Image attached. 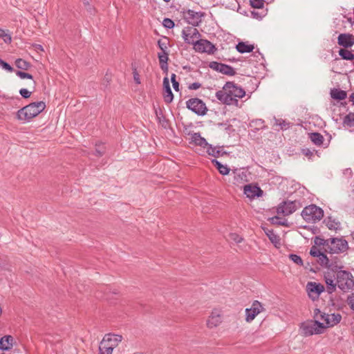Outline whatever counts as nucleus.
Here are the masks:
<instances>
[{
  "label": "nucleus",
  "instance_id": "nucleus-44",
  "mask_svg": "<svg viewBox=\"0 0 354 354\" xmlns=\"http://www.w3.org/2000/svg\"><path fill=\"white\" fill-rule=\"evenodd\" d=\"M0 67H1L3 69H5L9 72L12 71V68L11 67V66L10 64H8V63L5 62L1 59H0Z\"/></svg>",
  "mask_w": 354,
  "mask_h": 354
},
{
  "label": "nucleus",
  "instance_id": "nucleus-3",
  "mask_svg": "<svg viewBox=\"0 0 354 354\" xmlns=\"http://www.w3.org/2000/svg\"><path fill=\"white\" fill-rule=\"evenodd\" d=\"M319 244L323 245L326 252L338 254L346 251L348 248L347 241L342 238H330L321 239Z\"/></svg>",
  "mask_w": 354,
  "mask_h": 354
},
{
  "label": "nucleus",
  "instance_id": "nucleus-14",
  "mask_svg": "<svg viewBox=\"0 0 354 354\" xmlns=\"http://www.w3.org/2000/svg\"><path fill=\"white\" fill-rule=\"evenodd\" d=\"M203 14L201 12H196L192 10H188L183 12L184 19L192 26H198L201 21Z\"/></svg>",
  "mask_w": 354,
  "mask_h": 354
},
{
  "label": "nucleus",
  "instance_id": "nucleus-39",
  "mask_svg": "<svg viewBox=\"0 0 354 354\" xmlns=\"http://www.w3.org/2000/svg\"><path fill=\"white\" fill-rule=\"evenodd\" d=\"M250 5L254 8H261L263 7V0H250Z\"/></svg>",
  "mask_w": 354,
  "mask_h": 354
},
{
  "label": "nucleus",
  "instance_id": "nucleus-42",
  "mask_svg": "<svg viewBox=\"0 0 354 354\" xmlns=\"http://www.w3.org/2000/svg\"><path fill=\"white\" fill-rule=\"evenodd\" d=\"M162 24L167 28H172L174 26V22L169 18L164 19Z\"/></svg>",
  "mask_w": 354,
  "mask_h": 354
},
{
  "label": "nucleus",
  "instance_id": "nucleus-23",
  "mask_svg": "<svg viewBox=\"0 0 354 354\" xmlns=\"http://www.w3.org/2000/svg\"><path fill=\"white\" fill-rule=\"evenodd\" d=\"M163 86H164V100L165 102L170 103L173 100V93L171 92L169 82L167 77H165L163 80Z\"/></svg>",
  "mask_w": 354,
  "mask_h": 354
},
{
  "label": "nucleus",
  "instance_id": "nucleus-13",
  "mask_svg": "<svg viewBox=\"0 0 354 354\" xmlns=\"http://www.w3.org/2000/svg\"><path fill=\"white\" fill-rule=\"evenodd\" d=\"M194 48L197 52L208 54L214 53L215 50L214 46L210 41L201 39L194 45Z\"/></svg>",
  "mask_w": 354,
  "mask_h": 354
},
{
  "label": "nucleus",
  "instance_id": "nucleus-5",
  "mask_svg": "<svg viewBox=\"0 0 354 354\" xmlns=\"http://www.w3.org/2000/svg\"><path fill=\"white\" fill-rule=\"evenodd\" d=\"M337 283L338 288L344 292L354 290V278L348 271L339 270L337 272Z\"/></svg>",
  "mask_w": 354,
  "mask_h": 354
},
{
  "label": "nucleus",
  "instance_id": "nucleus-1",
  "mask_svg": "<svg viewBox=\"0 0 354 354\" xmlns=\"http://www.w3.org/2000/svg\"><path fill=\"white\" fill-rule=\"evenodd\" d=\"M245 91L233 82H228L216 93V98L223 104L239 106V99L245 96Z\"/></svg>",
  "mask_w": 354,
  "mask_h": 354
},
{
  "label": "nucleus",
  "instance_id": "nucleus-24",
  "mask_svg": "<svg viewBox=\"0 0 354 354\" xmlns=\"http://www.w3.org/2000/svg\"><path fill=\"white\" fill-rule=\"evenodd\" d=\"M13 344V337L11 335H6L0 339V349L8 351L10 349Z\"/></svg>",
  "mask_w": 354,
  "mask_h": 354
},
{
  "label": "nucleus",
  "instance_id": "nucleus-27",
  "mask_svg": "<svg viewBox=\"0 0 354 354\" xmlns=\"http://www.w3.org/2000/svg\"><path fill=\"white\" fill-rule=\"evenodd\" d=\"M325 282L327 290L329 293L333 292L335 290L336 286H337V281H335V280L330 276H325Z\"/></svg>",
  "mask_w": 354,
  "mask_h": 354
},
{
  "label": "nucleus",
  "instance_id": "nucleus-56",
  "mask_svg": "<svg viewBox=\"0 0 354 354\" xmlns=\"http://www.w3.org/2000/svg\"><path fill=\"white\" fill-rule=\"evenodd\" d=\"M163 1H165V2H169V1H170V0H163Z\"/></svg>",
  "mask_w": 354,
  "mask_h": 354
},
{
  "label": "nucleus",
  "instance_id": "nucleus-46",
  "mask_svg": "<svg viewBox=\"0 0 354 354\" xmlns=\"http://www.w3.org/2000/svg\"><path fill=\"white\" fill-rule=\"evenodd\" d=\"M20 95L25 99L30 97L31 92L28 91L26 88H21L19 90Z\"/></svg>",
  "mask_w": 354,
  "mask_h": 354
},
{
  "label": "nucleus",
  "instance_id": "nucleus-34",
  "mask_svg": "<svg viewBox=\"0 0 354 354\" xmlns=\"http://www.w3.org/2000/svg\"><path fill=\"white\" fill-rule=\"evenodd\" d=\"M158 46L161 50V52H167L169 40L167 37H164L158 41Z\"/></svg>",
  "mask_w": 354,
  "mask_h": 354
},
{
  "label": "nucleus",
  "instance_id": "nucleus-19",
  "mask_svg": "<svg viewBox=\"0 0 354 354\" xmlns=\"http://www.w3.org/2000/svg\"><path fill=\"white\" fill-rule=\"evenodd\" d=\"M190 136V143L194 144L196 146L201 147V150L203 153L205 152V149L207 146L208 142L203 138L199 133H189Z\"/></svg>",
  "mask_w": 354,
  "mask_h": 354
},
{
  "label": "nucleus",
  "instance_id": "nucleus-36",
  "mask_svg": "<svg viewBox=\"0 0 354 354\" xmlns=\"http://www.w3.org/2000/svg\"><path fill=\"white\" fill-rule=\"evenodd\" d=\"M16 66L22 70H27L30 67V64L22 59H18L15 62Z\"/></svg>",
  "mask_w": 354,
  "mask_h": 354
},
{
  "label": "nucleus",
  "instance_id": "nucleus-8",
  "mask_svg": "<svg viewBox=\"0 0 354 354\" xmlns=\"http://www.w3.org/2000/svg\"><path fill=\"white\" fill-rule=\"evenodd\" d=\"M187 107L198 115L205 114L207 108L205 104L198 98H192L187 101Z\"/></svg>",
  "mask_w": 354,
  "mask_h": 354
},
{
  "label": "nucleus",
  "instance_id": "nucleus-25",
  "mask_svg": "<svg viewBox=\"0 0 354 354\" xmlns=\"http://www.w3.org/2000/svg\"><path fill=\"white\" fill-rule=\"evenodd\" d=\"M236 48L239 53H245L252 52L254 50V47L252 44H248L245 42L241 41L236 45Z\"/></svg>",
  "mask_w": 354,
  "mask_h": 354
},
{
  "label": "nucleus",
  "instance_id": "nucleus-55",
  "mask_svg": "<svg viewBox=\"0 0 354 354\" xmlns=\"http://www.w3.org/2000/svg\"><path fill=\"white\" fill-rule=\"evenodd\" d=\"M350 98H351V101H353L354 103V93L351 94V95L350 96Z\"/></svg>",
  "mask_w": 354,
  "mask_h": 354
},
{
  "label": "nucleus",
  "instance_id": "nucleus-31",
  "mask_svg": "<svg viewBox=\"0 0 354 354\" xmlns=\"http://www.w3.org/2000/svg\"><path fill=\"white\" fill-rule=\"evenodd\" d=\"M343 123L344 126L354 127V113L347 114L344 118Z\"/></svg>",
  "mask_w": 354,
  "mask_h": 354
},
{
  "label": "nucleus",
  "instance_id": "nucleus-9",
  "mask_svg": "<svg viewBox=\"0 0 354 354\" xmlns=\"http://www.w3.org/2000/svg\"><path fill=\"white\" fill-rule=\"evenodd\" d=\"M324 290V286L319 283L310 281L306 285L308 295L313 301L317 299Z\"/></svg>",
  "mask_w": 354,
  "mask_h": 354
},
{
  "label": "nucleus",
  "instance_id": "nucleus-22",
  "mask_svg": "<svg viewBox=\"0 0 354 354\" xmlns=\"http://www.w3.org/2000/svg\"><path fill=\"white\" fill-rule=\"evenodd\" d=\"M205 152L208 155L214 158H218L223 156L225 152L223 151V147H213L210 144H207V146L205 149Z\"/></svg>",
  "mask_w": 354,
  "mask_h": 354
},
{
  "label": "nucleus",
  "instance_id": "nucleus-54",
  "mask_svg": "<svg viewBox=\"0 0 354 354\" xmlns=\"http://www.w3.org/2000/svg\"><path fill=\"white\" fill-rule=\"evenodd\" d=\"M134 80L136 81V82L137 84H140V79H139V75L137 73H134Z\"/></svg>",
  "mask_w": 354,
  "mask_h": 354
},
{
  "label": "nucleus",
  "instance_id": "nucleus-7",
  "mask_svg": "<svg viewBox=\"0 0 354 354\" xmlns=\"http://www.w3.org/2000/svg\"><path fill=\"white\" fill-rule=\"evenodd\" d=\"M314 317L323 321L326 328L334 326L342 319V316L339 313L326 314L317 308L314 310Z\"/></svg>",
  "mask_w": 354,
  "mask_h": 354
},
{
  "label": "nucleus",
  "instance_id": "nucleus-11",
  "mask_svg": "<svg viewBox=\"0 0 354 354\" xmlns=\"http://www.w3.org/2000/svg\"><path fill=\"white\" fill-rule=\"evenodd\" d=\"M264 310L263 305L259 301H254L250 308L245 310V320L251 322L257 315Z\"/></svg>",
  "mask_w": 354,
  "mask_h": 354
},
{
  "label": "nucleus",
  "instance_id": "nucleus-15",
  "mask_svg": "<svg viewBox=\"0 0 354 354\" xmlns=\"http://www.w3.org/2000/svg\"><path fill=\"white\" fill-rule=\"evenodd\" d=\"M209 66L212 69L216 71H218L224 75H234L236 73L234 68H232V66H228L227 64L218 63L217 62H210Z\"/></svg>",
  "mask_w": 354,
  "mask_h": 354
},
{
  "label": "nucleus",
  "instance_id": "nucleus-49",
  "mask_svg": "<svg viewBox=\"0 0 354 354\" xmlns=\"http://www.w3.org/2000/svg\"><path fill=\"white\" fill-rule=\"evenodd\" d=\"M322 253V252H321L318 249H317L316 248H314V247L310 250V254L313 257H319Z\"/></svg>",
  "mask_w": 354,
  "mask_h": 354
},
{
  "label": "nucleus",
  "instance_id": "nucleus-53",
  "mask_svg": "<svg viewBox=\"0 0 354 354\" xmlns=\"http://www.w3.org/2000/svg\"><path fill=\"white\" fill-rule=\"evenodd\" d=\"M212 162L216 166L217 169H219V168L222 166V164L216 159L212 160Z\"/></svg>",
  "mask_w": 354,
  "mask_h": 354
},
{
  "label": "nucleus",
  "instance_id": "nucleus-33",
  "mask_svg": "<svg viewBox=\"0 0 354 354\" xmlns=\"http://www.w3.org/2000/svg\"><path fill=\"white\" fill-rule=\"evenodd\" d=\"M310 138L311 141L317 145H320L323 143L324 137L319 133H311Z\"/></svg>",
  "mask_w": 354,
  "mask_h": 354
},
{
  "label": "nucleus",
  "instance_id": "nucleus-51",
  "mask_svg": "<svg viewBox=\"0 0 354 354\" xmlns=\"http://www.w3.org/2000/svg\"><path fill=\"white\" fill-rule=\"evenodd\" d=\"M348 304L351 308L354 310V293L348 297Z\"/></svg>",
  "mask_w": 354,
  "mask_h": 354
},
{
  "label": "nucleus",
  "instance_id": "nucleus-17",
  "mask_svg": "<svg viewBox=\"0 0 354 354\" xmlns=\"http://www.w3.org/2000/svg\"><path fill=\"white\" fill-rule=\"evenodd\" d=\"M243 192L246 196L250 199L259 197L263 194V191L259 187L252 184L245 185Z\"/></svg>",
  "mask_w": 354,
  "mask_h": 354
},
{
  "label": "nucleus",
  "instance_id": "nucleus-32",
  "mask_svg": "<svg viewBox=\"0 0 354 354\" xmlns=\"http://www.w3.org/2000/svg\"><path fill=\"white\" fill-rule=\"evenodd\" d=\"M339 55L342 57V59L346 60H353L354 59V55L353 53L347 49H340L339 51Z\"/></svg>",
  "mask_w": 354,
  "mask_h": 354
},
{
  "label": "nucleus",
  "instance_id": "nucleus-18",
  "mask_svg": "<svg viewBox=\"0 0 354 354\" xmlns=\"http://www.w3.org/2000/svg\"><path fill=\"white\" fill-rule=\"evenodd\" d=\"M122 336L117 334L109 333L104 335L102 341H106L105 344H109L113 349L116 348L122 340Z\"/></svg>",
  "mask_w": 354,
  "mask_h": 354
},
{
  "label": "nucleus",
  "instance_id": "nucleus-26",
  "mask_svg": "<svg viewBox=\"0 0 354 354\" xmlns=\"http://www.w3.org/2000/svg\"><path fill=\"white\" fill-rule=\"evenodd\" d=\"M330 95L335 100H342L346 97V93L342 90L333 88L330 91Z\"/></svg>",
  "mask_w": 354,
  "mask_h": 354
},
{
  "label": "nucleus",
  "instance_id": "nucleus-10",
  "mask_svg": "<svg viewBox=\"0 0 354 354\" xmlns=\"http://www.w3.org/2000/svg\"><path fill=\"white\" fill-rule=\"evenodd\" d=\"M183 37L185 41L193 46L201 37V34L196 28L188 27L183 30Z\"/></svg>",
  "mask_w": 354,
  "mask_h": 354
},
{
  "label": "nucleus",
  "instance_id": "nucleus-29",
  "mask_svg": "<svg viewBox=\"0 0 354 354\" xmlns=\"http://www.w3.org/2000/svg\"><path fill=\"white\" fill-rule=\"evenodd\" d=\"M266 234L268 236L270 241L274 243L275 246L280 245V238L274 232L273 230H268L266 231Z\"/></svg>",
  "mask_w": 354,
  "mask_h": 354
},
{
  "label": "nucleus",
  "instance_id": "nucleus-21",
  "mask_svg": "<svg viewBox=\"0 0 354 354\" xmlns=\"http://www.w3.org/2000/svg\"><path fill=\"white\" fill-rule=\"evenodd\" d=\"M324 223L326 224V227L330 230L337 231L338 230H340L341 228V223L339 222V221L332 216L326 218L324 221Z\"/></svg>",
  "mask_w": 354,
  "mask_h": 354
},
{
  "label": "nucleus",
  "instance_id": "nucleus-28",
  "mask_svg": "<svg viewBox=\"0 0 354 354\" xmlns=\"http://www.w3.org/2000/svg\"><path fill=\"white\" fill-rule=\"evenodd\" d=\"M160 67L162 69L167 68V62L169 59L168 52H160L158 54Z\"/></svg>",
  "mask_w": 354,
  "mask_h": 354
},
{
  "label": "nucleus",
  "instance_id": "nucleus-40",
  "mask_svg": "<svg viewBox=\"0 0 354 354\" xmlns=\"http://www.w3.org/2000/svg\"><path fill=\"white\" fill-rule=\"evenodd\" d=\"M95 155L97 156H102L105 152V147L102 144H96Z\"/></svg>",
  "mask_w": 354,
  "mask_h": 354
},
{
  "label": "nucleus",
  "instance_id": "nucleus-2",
  "mask_svg": "<svg viewBox=\"0 0 354 354\" xmlns=\"http://www.w3.org/2000/svg\"><path fill=\"white\" fill-rule=\"evenodd\" d=\"M45 108L46 104L42 101L30 103L17 112V118L20 121L29 122L42 112Z\"/></svg>",
  "mask_w": 354,
  "mask_h": 354
},
{
  "label": "nucleus",
  "instance_id": "nucleus-52",
  "mask_svg": "<svg viewBox=\"0 0 354 354\" xmlns=\"http://www.w3.org/2000/svg\"><path fill=\"white\" fill-rule=\"evenodd\" d=\"M201 86V84L198 82H194L189 86V88L192 90L198 89Z\"/></svg>",
  "mask_w": 354,
  "mask_h": 354
},
{
  "label": "nucleus",
  "instance_id": "nucleus-48",
  "mask_svg": "<svg viewBox=\"0 0 354 354\" xmlns=\"http://www.w3.org/2000/svg\"><path fill=\"white\" fill-rule=\"evenodd\" d=\"M270 221L272 223L285 225V221H281V218L278 216L272 217Z\"/></svg>",
  "mask_w": 354,
  "mask_h": 354
},
{
  "label": "nucleus",
  "instance_id": "nucleus-43",
  "mask_svg": "<svg viewBox=\"0 0 354 354\" xmlns=\"http://www.w3.org/2000/svg\"><path fill=\"white\" fill-rule=\"evenodd\" d=\"M16 75L21 79H32V75L20 71H17Z\"/></svg>",
  "mask_w": 354,
  "mask_h": 354
},
{
  "label": "nucleus",
  "instance_id": "nucleus-41",
  "mask_svg": "<svg viewBox=\"0 0 354 354\" xmlns=\"http://www.w3.org/2000/svg\"><path fill=\"white\" fill-rule=\"evenodd\" d=\"M230 239L236 243H241L243 241L242 237L236 233H231L230 234Z\"/></svg>",
  "mask_w": 354,
  "mask_h": 354
},
{
  "label": "nucleus",
  "instance_id": "nucleus-37",
  "mask_svg": "<svg viewBox=\"0 0 354 354\" xmlns=\"http://www.w3.org/2000/svg\"><path fill=\"white\" fill-rule=\"evenodd\" d=\"M0 38H1L6 43H10L12 40L8 30L0 29Z\"/></svg>",
  "mask_w": 354,
  "mask_h": 354
},
{
  "label": "nucleus",
  "instance_id": "nucleus-6",
  "mask_svg": "<svg viewBox=\"0 0 354 354\" xmlns=\"http://www.w3.org/2000/svg\"><path fill=\"white\" fill-rule=\"evenodd\" d=\"M301 216L308 223H315L323 218L324 212L322 209L315 205H311L306 207L303 209Z\"/></svg>",
  "mask_w": 354,
  "mask_h": 354
},
{
  "label": "nucleus",
  "instance_id": "nucleus-20",
  "mask_svg": "<svg viewBox=\"0 0 354 354\" xmlns=\"http://www.w3.org/2000/svg\"><path fill=\"white\" fill-rule=\"evenodd\" d=\"M338 44L344 48H350L354 44V36L350 34H340L338 36Z\"/></svg>",
  "mask_w": 354,
  "mask_h": 354
},
{
  "label": "nucleus",
  "instance_id": "nucleus-47",
  "mask_svg": "<svg viewBox=\"0 0 354 354\" xmlns=\"http://www.w3.org/2000/svg\"><path fill=\"white\" fill-rule=\"evenodd\" d=\"M218 170L222 175H227L230 172V168L227 165H222V166Z\"/></svg>",
  "mask_w": 354,
  "mask_h": 354
},
{
  "label": "nucleus",
  "instance_id": "nucleus-45",
  "mask_svg": "<svg viewBox=\"0 0 354 354\" xmlns=\"http://www.w3.org/2000/svg\"><path fill=\"white\" fill-rule=\"evenodd\" d=\"M176 75L175 74H172L171 76V81L173 84V87L175 91H178L179 90V84L176 80Z\"/></svg>",
  "mask_w": 354,
  "mask_h": 354
},
{
  "label": "nucleus",
  "instance_id": "nucleus-50",
  "mask_svg": "<svg viewBox=\"0 0 354 354\" xmlns=\"http://www.w3.org/2000/svg\"><path fill=\"white\" fill-rule=\"evenodd\" d=\"M318 258L322 265H326L328 263V259L324 254L322 253Z\"/></svg>",
  "mask_w": 354,
  "mask_h": 354
},
{
  "label": "nucleus",
  "instance_id": "nucleus-35",
  "mask_svg": "<svg viewBox=\"0 0 354 354\" xmlns=\"http://www.w3.org/2000/svg\"><path fill=\"white\" fill-rule=\"evenodd\" d=\"M274 124L279 126L281 129L286 130L289 128L290 123L287 122L283 119H274Z\"/></svg>",
  "mask_w": 354,
  "mask_h": 354
},
{
  "label": "nucleus",
  "instance_id": "nucleus-12",
  "mask_svg": "<svg viewBox=\"0 0 354 354\" xmlns=\"http://www.w3.org/2000/svg\"><path fill=\"white\" fill-rule=\"evenodd\" d=\"M299 207V203L296 201H285L278 207L277 213L288 216L295 212Z\"/></svg>",
  "mask_w": 354,
  "mask_h": 354
},
{
  "label": "nucleus",
  "instance_id": "nucleus-30",
  "mask_svg": "<svg viewBox=\"0 0 354 354\" xmlns=\"http://www.w3.org/2000/svg\"><path fill=\"white\" fill-rule=\"evenodd\" d=\"M106 341H101L99 346V354H112L113 349L105 344Z\"/></svg>",
  "mask_w": 354,
  "mask_h": 354
},
{
  "label": "nucleus",
  "instance_id": "nucleus-16",
  "mask_svg": "<svg viewBox=\"0 0 354 354\" xmlns=\"http://www.w3.org/2000/svg\"><path fill=\"white\" fill-rule=\"evenodd\" d=\"M221 322L222 316L221 311L218 309H214L212 311L207 320V326L209 328H212L218 326Z\"/></svg>",
  "mask_w": 354,
  "mask_h": 354
},
{
  "label": "nucleus",
  "instance_id": "nucleus-4",
  "mask_svg": "<svg viewBox=\"0 0 354 354\" xmlns=\"http://www.w3.org/2000/svg\"><path fill=\"white\" fill-rule=\"evenodd\" d=\"M319 320L315 319V320H307L303 322L300 326L301 334L307 337L323 333L326 326Z\"/></svg>",
  "mask_w": 354,
  "mask_h": 354
},
{
  "label": "nucleus",
  "instance_id": "nucleus-38",
  "mask_svg": "<svg viewBox=\"0 0 354 354\" xmlns=\"http://www.w3.org/2000/svg\"><path fill=\"white\" fill-rule=\"evenodd\" d=\"M289 258L291 261H292L297 265H299V266L303 265V261L299 256H298L297 254H291L289 255Z\"/></svg>",
  "mask_w": 354,
  "mask_h": 354
}]
</instances>
